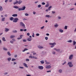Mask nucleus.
Listing matches in <instances>:
<instances>
[{"mask_svg": "<svg viewBox=\"0 0 76 76\" xmlns=\"http://www.w3.org/2000/svg\"><path fill=\"white\" fill-rule=\"evenodd\" d=\"M20 26L22 27H23V29H24L25 28H26V27L25 26V25L24 24V23H23L22 22H20Z\"/></svg>", "mask_w": 76, "mask_h": 76, "instance_id": "obj_1", "label": "nucleus"}, {"mask_svg": "<svg viewBox=\"0 0 76 76\" xmlns=\"http://www.w3.org/2000/svg\"><path fill=\"white\" fill-rule=\"evenodd\" d=\"M68 66H69V67H72L73 66V64H72V62H69L67 64Z\"/></svg>", "mask_w": 76, "mask_h": 76, "instance_id": "obj_2", "label": "nucleus"}, {"mask_svg": "<svg viewBox=\"0 0 76 76\" xmlns=\"http://www.w3.org/2000/svg\"><path fill=\"white\" fill-rule=\"evenodd\" d=\"M19 19L17 18H15L14 19V20H13V22H15V23H17Z\"/></svg>", "mask_w": 76, "mask_h": 76, "instance_id": "obj_3", "label": "nucleus"}, {"mask_svg": "<svg viewBox=\"0 0 76 76\" xmlns=\"http://www.w3.org/2000/svg\"><path fill=\"white\" fill-rule=\"evenodd\" d=\"M73 58V55L71 54L70 55L69 57V58L70 60H72Z\"/></svg>", "mask_w": 76, "mask_h": 76, "instance_id": "obj_4", "label": "nucleus"}, {"mask_svg": "<svg viewBox=\"0 0 76 76\" xmlns=\"http://www.w3.org/2000/svg\"><path fill=\"white\" fill-rule=\"evenodd\" d=\"M38 68L40 70H43L44 69V67L42 66H39Z\"/></svg>", "mask_w": 76, "mask_h": 76, "instance_id": "obj_5", "label": "nucleus"}, {"mask_svg": "<svg viewBox=\"0 0 76 76\" xmlns=\"http://www.w3.org/2000/svg\"><path fill=\"white\" fill-rule=\"evenodd\" d=\"M46 69H50V68H51V64L50 65H47L46 66Z\"/></svg>", "mask_w": 76, "mask_h": 76, "instance_id": "obj_6", "label": "nucleus"}, {"mask_svg": "<svg viewBox=\"0 0 76 76\" xmlns=\"http://www.w3.org/2000/svg\"><path fill=\"white\" fill-rule=\"evenodd\" d=\"M38 48H39V49H42V48H44V47L40 45H39L38 46Z\"/></svg>", "mask_w": 76, "mask_h": 76, "instance_id": "obj_7", "label": "nucleus"}, {"mask_svg": "<svg viewBox=\"0 0 76 76\" xmlns=\"http://www.w3.org/2000/svg\"><path fill=\"white\" fill-rule=\"evenodd\" d=\"M50 45H56V42H54L53 43H50Z\"/></svg>", "mask_w": 76, "mask_h": 76, "instance_id": "obj_8", "label": "nucleus"}, {"mask_svg": "<svg viewBox=\"0 0 76 76\" xmlns=\"http://www.w3.org/2000/svg\"><path fill=\"white\" fill-rule=\"evenodd\" d=\"M23 65L25 67H26V68H28V66H27V64L25 63H23Z\"/></svg>", "mask_w": 76, "mask_h": 76, "instance_id": "obj_9", "label": "nucleus"}, {"mask_svg": "<svg viewBox=\"0 0 76 76\" xmlns=\"http://www.w3.org/2000/svg\"><path fill=\"white\" fill-rule=\"evenodd\" d=\"M45 62L46 64H50V63L47 62V60H45Z\"/></svg>", "mask_w": 76, "mask_h": 76, "instance_id": "obj_10", "label": "nucleus"}, {"mask_svg": "<svg viewBox=\"0 0 76 76\" xmlns=\"http://www.w3.org/2000/svg\"><path fill=\"white\" fill-rule=\"evenodd\" d=\"M4 31L5 32H8L9 31V29L6 28L5 29Z\"/></svg>", "mask_w": 76, "mask_h": 76, "instance_id": "obj_11", "label": "nucleus"}, {"mask_svg": "<svg viewBox=\"0 0 76 76\" xmlns=\"http://www.w3.org/2000/svg\"><path fill=\"white\" fill-rule=\"evenodd\" d=\"M21 8L22 9V10H25V9H26V7L24 6L23 7Z\"/></svg>", "mask_w": 76, "mask_h": 76, "instance_id": "obj_12", "label": "nucleus"}, {"mask_svg": "<svg viewBox=\"0 0 76 76\" xmlns=\"http://www.w3.org/2000/svg\"><path fill=\"white\" fill-rule=\"evenodd\" d=\"M12 16H13V17H17V16H18V14H13L12 15Z\"/></svg>", "mask_w": 76, "mask_h": 76, "instance_id": "obj_13", "label": "nucleus"}, {"mask_svg": "<svg viewBox=\"0 0 76 76\" xmlns=\"http://www.w3.org/2000/svg\"><path fill=\"white\" fill-rule=\"evenodd\" d=\"M15 37V36L14 35H12L10 36V38H13Z\"/></svg>", "mask_w": 76, "mask_h": 76, "instance_id": "obj_14", "label": "nucleus"}, {"mask_svg": "<svg viewBox=\"0 0 76 76\" xmlns=\"http://www.w3.org/2000/svg\"><path fill=\"white\" fill-rule=\"evenodd\" d=\"M3 7L1 6H0V12L3 11Z\"/></svg>", "mask_w": 76, "mask_h": 76, "instance_id": "obj_15", "label": "nucleus"}, {"mask_svg": "<svg viewBox=\"0 0 76 76\" xmlns=\"http://www.w3.org/2000/svg\"><path fill=\"white\" fill-rule=\"evenodd\" d=\"M14 20V18L13 17H11L10 18V20H11V21H12V20Z\"/></svg>", "mask_w": 76, "mask_h": 76, "instance_id": "obj_16", "label": "nucleus"}, {"mask_svg": "<svg viewBox=\"0 0 76 76\" xmlns=\"http://www.w3.org/2000/svg\"><path fill=\"white\" fill-rule=\"evenodd\" d=\"M22 2H23L22 1H21V0H20V1H18V4H21V3H22Z\"/></svg>", "mask_w": 76, "mask_h": 76, "instance_id": "obj_17", "label": "nucleus"}, {"mask_svg": "<svg viewBox=\"0 0 76 76\" xmlns=\"http://www.w3.org/2000/svg\"><path fill=\"white\" fill-rule=\"evenodd\" d=\"M45 17L48 18H50V16L49 15H46L45 16Z\"/></svg>", "mask_w": 76, "mask_h": 76, "instance_id": "obj_18", "label": "nucleus"}, {"mask_svg": "<svg viewBox=\"0 0 76 76\" xmlns=\"http://www.w3.org/2000/svg\"><path fill=\"white\" fill-rule=\"evenodd\" d=\"M27 40L28 41H31L32 40V39L28 38L27 39Z\"/></svg>", "mask_w": 76, "mask_h": 76, "instance_id": "obj_19", "label": "nucleus"}, {"mask_svg": "<svg viewBox=\"0 0 76 76\" xmlns=\"http://www.w3.org/2000/svg\"><path fill=\"white\" fill-rule=\"evenodd\" d=\"M67 42H70L72 43V40H69L67 41Z\"/></svg>", "mask_w": 76, "mask_h": 76, "instance_id": "obj_20", "label": "nucleus"}, {"mask_svg": "<svg viewBox=\"0 0 76 76\" xmlns=\"http://www.w3.org/2000/svg\"><path fill=\"white\" fill-rule=\"evenodd\" d=\"M27 50H28V49L26 48L24 49L23 50V52H25V51H27Z\"/></svg>", "mask_w": 76, "mask_h": 76, "instance_id": "obj_21", "label": "nucleus"}, {"mask_svg": "<svg viewBox=\"0 0 76 76\" xmlns=\"http://www.w3.org/2000/svg\"><path fill=\"white\" fill-rule=\"evenodd\" d=\"M62 72H63V71H62V70H61V69H59L58 70V72L60 73H62Z\"/></svg>", "mask_w": 76, "mask_h": 76, "instance_id": "obj_22", "label": "nucleus"}, {"mask_svg": "<svg viewBox=\"0 0 76 76\" xmlns=\"http://www.w3.org/2000/svg\"><path fill=\"white\" fill-rule=\"evenodd\" d=\"M54 26H55V28H57V27L58 26V25L56 23V24L54 25Z\"/></svg>", "mask_w": 76, "mask_h": 76, "instance_id": "obj_23", "label": "nucleus"}, {"mask_svg": "<svg viewBox=\"0 0 76 76\" xmlns=\"http://www.w3.org/2000/svg\"><path fill=\"white\" fill-rule=\"evenodd\" d=\"M59 31L60 32H61V33H63V30L61 29H60L59 30Z\"/></svg>", "mask_w": 76, "mask_h": 76, "instance_id": "obj_24", "label": "nucleus"}, {"mask_svg": "<svg viewBox=\"0 0 76 76\" xmlns=\"http://www.w3.org/2000/svg\"><path fill=\"white\" fill-rule=\"evenodd\" d=\"M17 3H18V1H16L15 2L13 3V4L14 5H15L16 4H17Z\"/></svg>", "mask_w": 76, "mask_h": 76, "instance_id": "obj_25", "label": "nucleus"}, {"mask_svg": "<svg viewBox=\"0 0 76 76\" xmlns=\"http://www.w3.org/2000/svg\"><path fill=\"white\" fill-rule=\"evenodd\" d=\"M5 18H2L1 19V20L2 21H4L5 20Z\"/></svg>", "mask_w": 76, "mask_h": 76, "instance_id": "obj_26", "label": "nucleus"}, {"mask_svg": "<svg viewBox=\"0 0 76 76\" xmlns=\"http://www.w3.org/2000/svg\"><path fill=\"white\" fill-rule=\"evenodd\" d=\"M11 59H12V58L11 57L8 58H7L8 61H10L11 60Z\"/></svg>", "mask_w": 76, "mask_h": 76, "instance_id": "obj_27", "label": "nucleus"}, {"mask_svg": "<svg viewBox=\"0 0 76 76\" xmlns=\"http://www.w3.org/2000/svg\"><path fill=\"white\" fill-rule=\"evenodd\" d=\"M13 7L15 9H19V7L18 6H14Z\"/></svg>", "mask_w": 76, "mask_h": 76, "instance_id": "obj_28", "label": "nucleus"}, {"mask_svg": "<svg viewBox=\"0 0 76 76\" xmlns=\"http://www.w3.org/2000/svg\"><path fill=\"white\" fill-rule=\"evenodd\" d=\"M2 41H6L4 37H2Z\"/></svg>", "mask_w": 76, "mask_h": 76, "instance_id": "obj_29", "label": "nucleus"}, {"mask_svg": "<svg viewBox=\"0 0 76 76\" xmlns=\"http://www.w3.org/2000/svg\"><path fill=\"white\" fill-rule=\"evenodd\" d=\"M40 62L42 64H44V61H40Z\"/></svg>", "mask_w": 76, "mask_h": 76, "instance_id": "obj_30", "label": "nucleus"}, {"mask_svg": "<svg viewBox=\"0 0 76 76\" xmlns=\"http://www.w3.org/2000/svg\"><path fill=\"white\" fill-rule=\"evenodd\" d=\"M76 44V41H73V45H75Z\"/></svg>", "mask_w": 76, "mask_h": 76, "instance_id": "obj_31", "label": "nucleus"}, {"mask_svg": "<svg viewBox=\"0 0 76 76\" xmlns=\"http://www.w3.org/2000/svg\"><path fill=\"white\" fill-rule=\"evenodd\" d=\"M52 7V6H50L49 7V8H48V10H51V8Z\"/></svg>", "mask_w": 76, "mask_h": 76, "instance_id": "obj_32", "label": "nucleus"}, {"mask_svg": "<svg viewBox=\"0 0 76 76\" xmlns=\"http://www.w3.org/2000/svg\"><path fill=\"white\" fill-rule=\"evenodd\" d=\"M64 29H67V26H65L64 27Z\"/></svg>", "mask_w": 76, "mask_h": 76, "instance_id": "obj_33", "label": "nucleus"}, {"mask_svg": "<svg viewBox=\"0 0 76 76\" xmlns=\"http://www.w3.org/2000/svg\"><path fill=\"white\" fill-rule=\"evenodd\" d=\"M17 32L18 31L16 30L12 31V32H13V33H17Z\"/></svg>", "mask_w": 76, "mask_h": 76, "instance_id": "obj_34", "label": "nucleus"}, {"mask_svg": "<svg viewBox=\"0 0 76 76\" xmlns=\"http://www.w3.org/2000/svg\"><path fill=\"white\" fill-rule=\"evenodd\" d=\"M7 54L8 55V56H11V54H10V52H7Z\"/></svg>", "mask_w": 76, "mask_h": 76, "instance_id": "obj_35", "label": "nucleus"}, {"mask_svg": "<svg viewBox=\"0 0 76 76\" xmlns=\"http://www.w3.org/2000/svg\"><path fill=\"white\" fill-rule=\"evenodd\" d=\"M18 10L19 11H21V10H22V8H18Z\"/></svg>", "mask_w": 76, "mask_h": 76, "instance_id": "obj_36", "label": "nucleus"}, {"mask_svg": "<svg viewBox=\"0 0 76 76\" xmlns=\"http://www.w3.org/2000/svg\"><path fill=\"white\" fill-rule=\"evenodd\" d=\"M3 50L5 51H7V49L5 48H3Z\"/></svg>", "mask_w": 76, "mask_h": 76, "instance_id": "obj_37", "label": "nucleus"}, {"mask_svg": "<svg viewBox=\"0 0 76 76\" xmlns=\"http://www.w3.org/2000/svg\"><path fill=\"white\" fill-rule=\"evenodd\" d=\"M37 7L38 8H40V7H41V5L40 4L38 5Z\"/></svg>", "mask_w": 76, "mask_h": 76, "instance_id": "obj_38", "label": "nucleus"}, {"mask_svg": "<svg viewBox=\"0 0 76 76\" xmlns=\"http://www.w3.org/2000/svg\"><path fill=\"white\" fill-rule=\"evenodd\" d=\"M25 16H29V14L27 13H26L25 14Z\"/></svg>", "mask_w": 76, "mask_h": 76, "instance_id": "obj_39", "label": "nucleus"}, {"mask_svg": "<svg viewBox=\"0 0 76 76\" xmlns=\"http://www.w3.org/2000/svg\"><path fill=\"white\" fill-rule=\"evenodd\" d=\"M16 60L15 59H14L13 58H12V61H15Z\"/></svg>", "mask_w": 76, "mask_h": 76, "instance_id": "obj_40", "label": "nucleus"}, {"mask_svg": "<svg viewBox=\"0 0 76 76\" xmlns=\"http://www.w3.org/2000/svg\"><path fill=\"white\" fill-rule=\"evenodd\" d=\"M8 73H8V72H5L4 73V75H7V74H8Z\"/></svg>", "mask_w": 76, "mask_h": 76, "instance_id": "obj_41", "label": "nucleus"}, {"mask_svg": "<svg viewBox=\"0 0 76 76\" xmlns=\"http://www.w3.org/2000/svg\"><path fill=\"white\" fill-rule=\"evenodd\" d=\"M49 6V5L48 4H47L46 5L45 7H48Z\"/></svg>", "mask_w": 76, "mask_h": 76, "instance_id": "obj_42", "label": "nucleus"}, {"mask_svg": "<svg viewBox=\"0 0 76 76\" xmlns=\"http://www.w3.org/2000/svg\"><path fill=\"white\" fill-rule=\"evenodd\" d=\"M42 5H45V2H42Z\"/></svg>", "mask_w": 76, "mask_h": 76, "instance_id": "obj_43", "label": "nucleus"}, {"mask_svg": "<svg viewBox=\"0 0 76 76\" xmlns=\"http://www.w3.org/2000/svg\"><path fill=\"white\" fill-rule=\"evenodd\" d=\"M44 27H45V26H43L42 27H41L40 28L41 29H43L44 28Z\"/></svg>", "mask_w": 76, "mask_h": 76, "instance_id": "obj_44", "label": "nucleus"}, {"mask_svg": "<svg viewBox=\"0 0 76 76\" xmlns=\"http://www.w3.org/2000/svg\"><path fill=\"white\" fill-rule=\"evenodd\" d=\"M52 13L53 14H54V13H56V12L55 11H52Z\"/></svg>", "mask_w": 76, "mask_h": 76, "instance_id": "obj_45", "label": "nucleus"}, {"mask_svg": "<svg viewBox=\"0 0 76 76\" xmlns=\"http://www.w3.org/2000/svg\"><path fill=\"white\" fill-rule=\"evenodd\" d=\"M58 19H61V17L58 16Z\"/></svg>", "mask_w": 76, "mask_h": 76, "instance_id": "obj_46", "label": "nucleus"}, {"mask_svg": "<svg viewBox=\"0 0 76 76\" xmlns=\"http://www.w3.org/2000/svg\"><path fill=\"white\" fill-rule=\"evenodd\" d=\"M22 37H23V35H20V38L22 39Z\"/></svg>", "mask_w": 76, "mask_h": 76, "instance_id": "obj_47", "label": "nucleus"}, {"mask_svg": "<svg viewBox=\"0 0 76 76\" xmlns=\"http://www.w3.org/2000/svg\"><path fill=\"white\" fill-rule=\"evenodd\" d=\"M12 40L13 41H14V42L16 41V40H15V39L14 38L12 39Z\"/></svg>", "mask_w": 76, "mask_h": 76, "instance_id": "obj_48", "label": "nucleus"}, {"mask_svg": "<svg viewBox=\"0 0 76 76\" xmlns=\"http://www.w3.org/2000/svg\"><path fill=\"white\" fill-rule=\"evenodd\" d=\"M33 13L34 15H35V14H36V12L34 11L33 12Z\"/></svg>", "mask_w": 76, "mask_h": 76, "instance_id": "obj_49", "label": "nucleus"}, {"mask_svg": "<svg viewBox=\"0 0 76 76\" xmlns=\"http://www.w3.org/2000/svg\"><path fill=\"white\" fill-rule=\"evenodd\" d=\"M19 68L20 69H24V67H22V66H20L19 67Z\"/></svg>", "mask_w": 76, "mask_h": 76, "instance_id": "obj_50", "label": "nucleus"}, {"mask_svg": "<svg viewBox=\"0 0 76 76\" xmlns=\"http://www.w3.org/2000/svg\"><path fill=\"white\" fill-rule=\"evenodd\" d=\"M23 42H26V39H24L23 40Z\"/></svg>", "mask_w": 76, "mask_h": 76, "instance_id": "obj_51", "label": "nucleus"}, {"mask_svg": "<svg viewBox=\"0 0 76 76\" xmlns=\"http://www.w3.org/2000/svg\"><path fill=\"white\" fill-rule=\"evenodd\" d=\"M52 54H56V52H55L54 51H53L52 52Z\"/></svg>", "mask_w": 76, "mask_h": 76, "instance_id": "obj_52", "label": "nucleus"}, {"mask_svg": "<svg viewBox=\"0 0 76 76\" xmlns=\"http://www.w3.org/2000/svg\"><path fill=\"white\" fill-rule=\"evenodd\" d=\"M66 62L65 61L64 63H63L62 64V65H64V64H66Z\"/></svg>", "mask_w": 76, "mask_h": 76, "instance_id": "obj_53", "label": "nucleus"}, {"mask_svg": "<svg viewBox=\"0 0 76 76\" xmlns=\"http://www.w3.org/2000/svg\"><path fill=\"white\" fill-rule=\"evenodd\" d=\"M39 34L38 33V34H36V36H39Z\"/></svg>", "mask_w": 76, "mask_h": 76, "instance_id": "obj_54", "label": "nucleus"}, {"mask_svg": "<svg viewBox=\"0 0 76 76\" xmlns=\"http://www.w3.org/2000/svg\"><path fill=\"white\" fill-rule=\"evenodd\" d=\"M74 9H75V8H72L70 9V10H73Z\"/></svg>", "mask_w": 76, "mask_h": 76, "instance_id": "obj_55", "label": "nucleus"}, {"mask_svg": "<svg viewBox=\"0 0 76 76\" xmlns=\"http://www.w3.org/2000/svg\"><path fill=\"white\" fill-rule=\"evenodd\" d=\"M34 33H33V35H32V37H34Z\"/></svg>", "mask_w": 76, "mask_h": 76, "instance_id": "obj_56", "label": "nucleus"}, {"mask_svg": "<svg viewBox=\"0 0 76 76\" xmlns=\"http://www.w3.org/2000/svg\"><path fill=\"white\" fill-rule=\"evenodd\" d=\"M45 39H46V40H47L48 39V37H45Z\"/></svg>", "mask_w": 76, "mask_h": 76, "instance_id": "obj_57", "label": "nucleus"}, {"mask_svg": "<svg viewBox=\"0 0 76 76\" xmlns=\"http://www.w3.org/2000/svg\"><path fill=\"white\" fill-rule=\"evenodd\" d=\"M27 35L28 36H29V35H30V34L29 33H27Z\"/></svg>", "mask_w": 76, "mask_h": 76, "instance_id": "obj_58", "label": "nucleus"}, {"mask_svg": "<svg viewBox=\"0 0 76 76\" xmlns=\"http://www.w3.org/2000/svg\"><path fill=\"white\" fill-rule=\"evenodd\" d=\"M10 43H11V44H13V41H10Z\"/></svg>", "mask_w": 76, "mask_h": 76, "instance_id": "obj_59", "label": "nucleus"}, {"mask_svg": "<svg viewBox=\"0 0 76 76\" xmlns=\"http://www.w3.org/2000/svg\"><path fill=\"white\" fill-rule=\"evenodd\" d=\"M26 61H29V60L28 59H26Z\"/></svg>", "mask_w": 76, "mask_h": 76, "instance_id": "obj_60", "label": "nucleus"}, {"mask_svg": "<svg viewBox=\"0 0 76 76\" xmlns=\"http://www.w3.org/2000/svg\"><path fill=\"white\" fill-rule=\"evenodd\" d=\"M56 51H57V52H59L60 51V49H56Z\"/></svg>", "mask_w": 76, "mask_h": 76, "instance_id": "obj_61", "label": "nucleus"}, {"mask_svg": "<svg viewBox=\"0 0 76 76\" xmlns=\"http://www.w3.org/2000/svg\"><path fill=\"white\" fill-rule=\"evenodd\" d=\"M54 46H55V45H52L51 46V48H53V47H54Z\"/></svg>", "mask_w": 76, "mask_h": 76, "instance_id": "obj_62", "label": "nucleus"}, {"mask_svg": "<svg viewBox=\"0 0 76 76\" xmlns=\"http://www.w3.org/2000/svg\"><path fill=\"white\" fill-rule=\"evenodd\" d=\"M20 31H21V32H22V31H23V29H20Z\"/></svg>", "mask_w": 76, "mask_h": 76, "instance_id": "obj_63", "label": "nucleus"}, {"mask_svg": "<svg viewBox=\"0 0 76 76\" xmlns=\"http://www.w3.org/2000/svg\"><path fill=\"white\" fill-rule=\"evenodd\" d=\"M26 76H31V75H26Z\"/></svg>", "mask_w": 76, "mask_h": 76, "instance_id": "obj_64", "label": "nucleus"}]
</instances>
